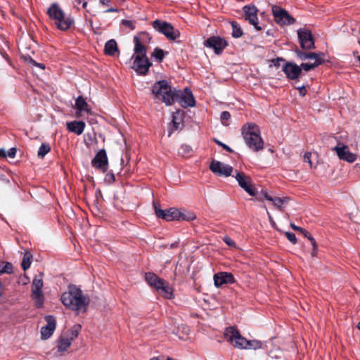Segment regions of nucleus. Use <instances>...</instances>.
<instances>
[{"instance_id": "f257e3e1", "label": "nucleus", "mask_w": 360, "mask_h": 360, "mask_svg": "<svg viewBox=\"0 0 360 360\" xmlns=\"http://www.w3.org/2000/svg\"><path fill=\"white\" fill-rule=\"evenodd\" d=\"M152 92L167 105H171L174 102L179 103L184 108L195 105V98L189 88H185L184 91L173 89L165 79L155 82L152 86Z\"/></svg>"}, {"instance_id": "f03ea898", "label": "nucleus", "mask_w": 360, "mask_h": 360, "mask_svg": "<svg viewBox=\"0 0 360 360\" xmlns=\"http://www.w3.org/2000/svg\"><path fill=\"white\" fill-rule=\"evenodd\" d=\"M60 300L67 308L77 312L86 311L89 303L88 296L84 295L82 290L75 285H70L68 291L61 295Z\"/></svg>"}, {"instance_id": "7ed1b4c3", "label": "nucleus", "mask_w": 360, "mask_h": 360, "mask_svg": "<svg viewBox=\"0 0 360 360\" xmlns=\"http://www.w3.org/2000/svg\"><path fill=\"white\" fill-rule=\"evenodd\" d=\"M154 209L156 216L166 221L173 220H186L191 221L195 218V216L192 214H186L180 212L175 207H172L168 210H162L158 204L154 203Z\"/></svg>"}, {"instance_id": "20e7f679", "label": "nucleus", "mask_w": 360, "mask_h": 360, "mask_svg": "<svg viewBox=\"0 0 360 360\" xmlns=\"http://www.w3.org/2000/svg\"><path fill=\"white\" fill-rule=\"evenodd\" d=\"M224 336L225 340L236 348L241 349L248 347V340L243 338L234 326L226 328Z\"/></svg>"}, {"instance_id": "39448f33", "label": "nucleus", "mask_w": 360, "mask_h": 360, "mask_svg": "<svg viewBox=\"0 0 360 360\" xmlns=\"http://www.w3.org/2000/svg\"><path fill=\"white\" fill-rule=\"evenodd\" d=\"M152 26L154 30L164 34L169 40L174 41L180 37V32L166 21L157 19L152 22Z\"/></svg>"}, {"instance_id": "423d86ee", "label": "nucleus", "mask_w": 360, "mask_h": 360, "mask_svg": "<svg viewBox=\"0 0 360 360\" xmlns=\"http://www.w3.org/2000/svg\"><path fill=\"white\" fill-rule=\"evenodd\" d=\"M264 148V141L257 125L249 123V149L257 152Z\"/></svg>"}, {"instance_id": "0eeeda50", "label": "nucleus", "mask_w": 360, "mask_h": 360, "mask_svg": "<svg viewBox=\"0 0 360 360\" xmlns=\"http://www.w3.org/2000/svg\"><path fill=\"white\" fill-rule=\"evenodd\" d=\"M272 13L276 22L281 25H290L295 22L293 17L279 6H274Z\"/></svg>"}, {"instance_id": "6e6552de", "label": "nucleus", "mask_w": 360, "mask_h": 360, "mask_svg": "<svg viewBox=\"0 0 360 360\" xmlns=\"http://www.w3.org/2000/svg\"><path fill=\"white\" fill-rule=\"evenodd\" d=\"M333 150L335 151L339 159L349 163H352L357 159V155L352 153L347 146L342 143H338L337 146L333 148Z\"/></svg>"}, {"instance_id": "1a4fd4ad", "label": "nucleus", "mask_w": 360, "mask_h": 360, "mask_svg": "<svg viewBox=\"0 0 360 360\" xmlns=\"http://www.w3.org/2000/svg\"><path fill=\"white\" fill-rule=\"evenodd\" d=\"M205 46L212 49L216 54H220L228 46L227 41L218 36L207 38L204 42Z\"/></svg>"}, {"instance_id": "9d476101", "label": "nucleus", "mask_w": 360, "mask_h": 360, "mask_svg": "<svg viewBox=\"0 0 360 360\" xmlns=\"http://www.w3.org/2000/svg\"><path fill=\"white\" fill-rule=\"evenodd\" d=\"M297 36L300 46L303 49H314V41L309 30L301 28L297 30Z\"/></svg>"}, {"instance_id": "9b49d317", "label": "nucleus", "mask_w": 360, "mask_h": 360, "mask_svg": "<svg viewBox=\"0 0 360 360\" xmlns=\"http://www.w3.org/2000/svg\"><path fill=\"white\" fill-rule=\"evenodd\" d=\"M92 167L102 172H106L108 167V159L105 149H101L91 160Z\"/></svg>"}, {"instance_id": "f8f14e48", "label": "nucleus", "mask_w": 360, "mask_h": 360, "mask_svg": "<svg viewBox=\"0 0 360 360\" xmlns=\"http://www.w3.org/2000/svg\"><path fill=\"white\" fill-rule=\"evenodd\" d=\"M152 63L147 56H136L133 63V68L139 75H146Z\"/></svg>"}, {"instance_id": "ddd939ff", "label": "nucleus", "mask_w": 360, "mask_h": 360, "mask_svg": "<svg viewBox=\"0 0 360 360\" xmlns=\"http://www.w3.org/2000/svg\"><path fill=\"white\" fill-rule=\"evenodd\" d=\"M210 169L213 173L225 176H231L233 169L231 166L215 160L211 162Z\"/></svg>"}, {"instance_id": "4468645a", "label": "nucleus", "mask_w": 360, "mask_h": 360, "mask_svg": "<svg viewBox=\"0 0 360 360\" xmlns=\"http://www.w3.org/2000/svg\"><path fill=\"white\" fill-rule=\"evenodd\" d=\"M46 322L45 326L41 328V336L43 340L49 339L53 333L56 327V321L53 316L47 315L44 317Z\"/></svg>"}, {"instance_id": "2eb2a0df", "label": "nucleus", "mask_w": 360, "mask_h": 360, "mask_svg": "<svg viewBox=\"0 0 360 360\" xmlns=\"http://www.w3.org/2000/svg\"><path fill=\"white\" fill-rule=\"evenodd\" d=\"M257 13L258 9L255 6L249 5V24L252 25L256 31H262L266 25L259 20Z\"/></svg>"}, {"instance_id": "dca6fc26", "label": "nucleus", "mask_w": 360, "mask_h": 360, "mask_svg": "<svg viewBox=\"0 0 360 360\" xmlns=\"http://www.w3.org/2000/svg\"><path fill=\"white\" fill-rule=\"evenodd\" d=\"M267 194L268 193L264 191L262 186L252 184L249 180V195L253 197L252 200L262 201L266 198V195H267Z\"/></svg>"}, {"instance_id": "f3484780", "label": "nucleus", "mask_w": 360, "mask_h": 360, "mask_svg": "<svg viewBox=\"0 0 360 360\" xmlns=\"http://www.w3.org/2000/svg\"><path fill=\"white\" fill-rule=\"evenodd\" d=\"M282 70L285 74L287 78L290 79H297L302 72L300 66L292 63H285L283 66Z\"/></svg>"}, {"instance_id": "a211bd4d", "label": "nucleus", "mask_w": 360, "mask_h": 360, "mask_svg": "<svg viewBox=\"0 0 360 360\" xmlns=\"http://www.w3.org/2000/svg\"><path fill=\"white\" fill-rule=\"evenodd\" d=\"M75 108L77 110L75 115L77 117H80L83 115V112L89 114L91 112V108L84 97L79 96L75 100Z\"/></svg>"}, {"instance_id": "6ab92c4d", "label": "nucleus", "mask_w": 360, "mask_h": 360, "mask_svg": "<svg viewBox=\"0 0 360 360\" xmlns=\"http://www.w3.org/2000/svg\"><path fill=\"white\" fill-rule=\"evenodd\" d=\"M214 285L220 287L224 284L232 283L234 282V278L231 274L226 272H220L214 276Z\"/></svg>"}, {"instance_id": "aec40b11", "label": "nucleus", "mask_w": 360, "mask_h": 360, "mask_svg": "<svg viewBox=\"0 0 360 360\" xmlns=\"http://www.w3.org/2000/svg\"><path fill=\"white\" fill-rule=\"evenodd\" d=\"M156 290L166 299L170 300L174 297L172 288L169 286V283L164 279L162 283L159 285Z\"/></svg>"}, {"instance_id": "412c9836", "label": "nucleus", "mask_w": 360, "mask_h": 360, "mask_svg": "<svg viewBox=\"0 0 360 360\" xmlns=\"http://www.w3.org/2000/svg\"><path fill=\"white\" fill-rule=\"evenodd\" d=\"M86 124L83 121H72L67 122V129L69 131L73 132L77 135H80L83 133Z\"/></svg>"}, {"instance_id": "4be33fe9", "label": "nucleus", "mask_w": 360, "mask_h": 360, "mask_svg": "<svg viewBox=\"0 0 360 360\" xmlns=\"http://www.w3.org/2000/svg\"><path fill=\"white\" fill-rule=\"evenodd\" d=\"M47 14L51 19L56 21L63 18V11L57 4H53L47 11Z\"/></svg>"}, {"instance_id": "5701e85b", "label": "nucleus", "mask_w": 360, "mask_h": 360, "mask_svg": "<svg viewBox=\"0 0 360 360\" xmlns=\"http://www.w3.org/2000/svg\"><path fill=\"white\" fill-rule=\"evenodd\" d=\"M265 199L267 200L268 201L271 202L273 205L281 212L284 210L283 205L286 204L288 201V198L286 197H272L269 194L266 195Z\"/></svg>"}, {"instance_id": "b1692460", "label": "nucleus", "mask_w": 360, "mask_h": 360, "mask_svg": "<svg viewBox=\"0 0 360 360\" xmlns=\"http://www.w3.org/2000/svg\"><path fill=\"white\" fill-rule=\"evenodd\" d=\"M297 56L302 60H305L307 59H311V60H319L322 59L323 53H304L299 49H296L295 51Z\"/></svg>"}, {"instance_id": "393cba45", "label": "nucleus", "mask_w": 360, "mask_h": 360, "mask_svg": "<svg viewBox=\"0 0 360 360\" xmlns=\"http://www.w3.org/2000/svg\"><path fill=\"white\" fill-rule=\"evenodd\" d=\"M145 278L147 283L153 288L157 289L159 285L162 283V278H159L156 274L151 272L146 273Z\"/></svg>"}, {"instance_id": "a878e982", "label": "nucleus", "mask_w": 360, "mask_h": 360, "mask_svg": "<svg viewBox=\"0 0 360 360\" xmlns=\"http://www.w3.org/2000/svg\"><path fill=\"white\" fill-rule=\"evenodd\" d=\"M73 23L72 18L70 17H66L65 14H63V18L60 20H58L55 22V25L56 27L63 31L68 30L70 28Z\"/></svg>"}, {"instance_id": "bb28decb", "label": "nucleus", "mask_w": 360, "mask_h": 360, "mask_svg": "<svg viewBox=\"0 0 360 360\" xmlns=\"http://www.w3.org/2000/svg\"><path fill=\"white\" fill-rule=\"evenodd\" d=\"M180 112H181L179 110H177L172 115V120L169 127V136H170L179 127V124L181 122V117H179Z\"/></svg>"}, {"instance_id": "cd10ccee", "label": "nucleus", "mask_w": 360, "mask_h": 360, "mask_svg": "<svg viewBox=\"0 0 360 360\" xmlns=\"http://www.w3.org/2000/svg\"><path fill=\"white\" fill-rule=\"evenodd\" d=\"M118 52V48L117 42L115 39H110L108 41L104 47V53L108 56H115Z\"/></svg>"}, {"instance_id": "c85d7f7f", "label": "nucleus", "mask_w": 360, "mask_h": 360, "mask_svg": "<svg viewBox=\"0 0 360 360\" xmlns=\"http://www.w3.org/2000/svg\"><path fill=\"white\" fill-rule=\"evenodd\" d=\"M134 53L136 56H146V48L144 44L141 42L140 37H134Z\"/></svg>"}, {"instance_id": "c756f323", "label": "nucleus", "mask_w": 360, "mask_h": 360, "mask_svg": "<svg viewBox=\"0 0 360 360\" xmlns=\"http://www.w3.org/2000/svg\"><path fill=\"white\" fill-rule=\"evenodd\" d=\"M72 341V338H61L58 340V352H65L66 351L71 345Z\"/></svg>"}, {"instance_id": "7c9ffc66", "label": "nucleus", "mask_w": 360, "mask_h": 360, "mask_svg": "<svg viewBox=\"0 0 360 360\" xmlns=\"http://www.w3.org/2000/svg\"><path fill=\"white\" fill-rule=\"evenodd\" d=\"M32 298L37 308L40 309L43 307L44 297L42 292H32Z\"/></svg>"}, {"instance_id": "2f4dec72", "label": "nucleus", "mask_w": 360, "mask_h": 360, "mask_svg": "<svg viewBox=\"0 0 360 360\" xmlns=\"http://www.w3.org/2000/svg\"><path fill=\"white\" fill-rule=\"evenodd\" d=\"M232 37L234 38H239L243 34V30L240 24L236 21H231Z\"/></svg>"}, {"instance_id": "473e14b6", "label": "nucleus", "mask_w": 360, "mask_h": 360, "mask_svg": "<svg viewBox=\"0 0 360 360\" xmlns=\"http://www.w3.org/2000/svg\"><path fill=\"white\" fill-rule=\"evenodd\" d=\"M43 287V280L41 276H36L32 284V292H42L41 289Z\"/></svg>"}, {"instance_id": "72a5a7b5", "label": "nucleus", "mask_w": 360, "mask_h": 360, "mask_svg": "<svg viewBox=\"0 0 360 360\" xmlns=\"http://www.w3.org/2000/svg\"><path fill=\"white\" fill-rule=\"evenodd\" d=\"M236 172V175L235 176L236 180L238 182V184L246 191L248 192V181L245 179V176L243 172Z\"/></svg>"}, {"instance_id": "f704fd0d", "label": "nucleus", "mask_w": 360, "mask_h": 360, "mask_svg": "<svg viewBox=\"0 0 360 360\" xmlns=\"http://www.w3.org/2000/svg\"><path fill=\"white\" fill-rule=\"evenodd\" d=\"M50 145L47 143H43L38 150L37 155L39 158L43 159L45 155L50 152Z\"/></svg>"}, {"instance_id": "c9c22d12", "label": "nucleus", "mask_w": 360, "mask_h": 360, "mask_svg": "<svg viewBox=\"0 0 360 360\" xmlns=\"http://www.w3.org/2000/svg\"><path fill=\"white\" fill-rule=\"evenodd\" d=\"M192 151V148L190 146L184 144L178 149V154L182 157H188L191 155Z\"/></svg>"}, {"instance_id": "e433bc0d", "label": "nucleus", "mask_w": 360, "mask_h": 360, "mask_svg": "<svg viewBox=\"0 0 360 360\" xmlns=\"http://www.w3.org/2000/svg\"><path fill=\"white\" fill-rule=\"evenodd\" d=\"M323 63V59L315 60L313 63H302L300 65L301 69H304L305 71H309L316 68Z\"/></svg>"}, {"instance_id": "4c0bfd02", "label": "nucleus", "mask_w": 360, "mask_h": 360, "mask_svg": "<svg viewBox=\"0 0 360 360\" xmlns=\"http://www.w3.org/2000/svg\"><path fill=\"white\" fill-rule=\"evenodd\" d=\"M265 345L261 341L257 340H249V349H264Z\"/></svg>"}, {"instance_id": "58836bf2", "label": "nucleus", "mask_w": 360, "mask_h": 360, "mask_svg": "<svg viewBox=\"0 0 360 360\" xmlns=\"http://www.w3.org/2000/svg\"><path fill=\"white\" fill-rule=\"evenodd\" d=\"M32 258V255L30 254H25L24 255L21 264V266L24 271H26L30 267Z\"/></svg>"}, {"instance_id": "ea45409f", "label": "nucleus", "mask_w": 360, "mask_h": 360, "mask_svg": "<svg viewBox=\"0 0 360 360\" xmlns=\"http://www.w3.org/2000/svg\"><path fill=\"white\" fill-rule=\"evenodd\" d=\"M152 56L154 57L158 62H162L165 57V53L162 49L156 47L152 53Z\"/></svg>"}, {"instance_id": "a19ab883", "label": "nucleus", "mask_w": 360, "mask_h": 360, "mask_svg": "<svg viewBox=\"0 0 360 360\" xmlns=\"http://www.w3.org/2000/svg\"><path fill=\"white\" fill-rule=\"evenodd\" d=\"M134 37H140L141 42L143 44L149 42L151 39L149 34L146 32H141L138 35L134 36Z\"/></svg>"}, {"instance_id": "79ce46f5", "label": "nucleus", "mask_w": 360, "mask_h": 360, "mask_svg": "<svg viewBox=\"0 0 360 360\" xmlns=\"http://www.w3.org/2000/svg\"><path fill=\"white\" fill-rule=\"evenodd\" d=\"M231 118V114L228 111H223L221 113L220 119L221 121V123L224 125H229V120Z\"/></svg>"}, {"instance_id": "37998d69", "label": "nucleus", "mask_w": 360, "mask_h": 360, "mask_svg": "<svg viewBox=\"0 0 360 360\" xmlns=\"http://www.w3.org/2000/svg\"><path fill=\"white\" fill-rule=\"evenodd\" d=\"M122 25L129 27L131 30L135 29V21H131L129 20H122Z\"/></svg>"}, {"instance_id": "c03bdc74", "label": "nucleus", "mask_w": 360, "mask_h": 360, "mask_svg": "<svg viewBox=\"0 0 360 360\" xmlns=\"http://www.w3.org/2000/svg\"><path fill=\"white\" fill-rule=\"evenodd\" d=\"M104 180L108 184H112L115 181V176L113 173L108 172L106 174Z\"/></svg>"}, {"instance_id": "a18cd8bd", "label": "nucleus", "mask_w": 360, "mask_h": 360, "mask_svg": "<svg viewBox=\"0 0 360 360\" xmlns=\"http://www.w3.org/2000/svg\"><path fill=\"white\" fill-rule=\"evenodd\" d=\"M1 273H7V274H11L13 273V265L9 263V262H7L4 268L0 271Z\"/></svg>"}, {"instance_id": "49530a36", "label": "nucleus", "mask_w": 360, "mask_h": 360, "mask_svg": "<svg viewBox=\"0 0 360 360\" xmlns=\"http://www.w3.org/2000/svg\"><path fill=\"white\" fill-rule=\"evenodd\" d=\"M214 141L215 143H217L218 146L222 147L226 151H228L229 153L233 152V150L229 146L226 145L225 143H222L221 141H220L216 139H214Z\"/></svg>"}, {"instance_id": "de8ad7c7", "label": "nucleus", "mask_w": 360, "mask_h": 360, "mask_svg": "<svg viewBox=\"0 0 360 360\" xmlns=\"http://www.w3.org/2000/svg\"><path fill=\"white\" fill-rule=\"evenodd\" d=\"M283 61H284V60L281 58H277L275 59H272L270 60L269 66L270 67L274 66V67L278 68L280 66L281 62H283Z\"/></svg>"}, {"instance_id": "09e8293b", "label": "nucleus", "mask_w": 360, "mask_h": 360, "mask_svg": "<svg viewBox=\"0 0 360 360\" xmlns=\"http://www.w3.org/2000/svg\"><path fill=\"white\" fill-rule=\"evenodd\" d=\"M80 328H81V326L79 325H78V326H75L71 329L70 333H71L72 337L70 338H72V340H73L74 338L77 337Z\"/></svg>"}, {"instance_id": "8fccbe9b", "label": "nucleus", "mask_w": 360, "mask_h": 360, "mask_svg": "<svg viewBox=\"0 0 360 360\" xmlns=\"http://www.w3.org/2000/svg\"><path fill=\"white\" fill-rule=\"evenodd\" d=\"M285 236L293 244H295L297 243L296 236H295V235L293 233L286 232L285 233Z\"/></svg>"}, {"instance_id": "3c124183", "label": "nucleus", "mask_w": 360, "mask_h": 360, "mask_svg": "<svg viewBox=\"0 0 360 360\" xmlns=\"http://www.w3.org/2000/svg\"><path fill=\"white\" fill-rule=\"evenodd\" d=\"M311 153H306L304 155V161L307 162L309 165L310 167H312L313 164L311 160Z\"/></svg>"}, {"instance_id": "603ef678", "label": "nucleus", "mask_w": 360, "mask_h": 360, "mask_svg": "<svg viewBox=\"0 0 360 360\" xmlns=\"http://www.w3.org/2000/svg\"><path fill=\"white\" fill-rule=\"evenodd\" d=\"M25 60L29 63V64H31L35 67H37L39 68V63H37V61H35L34 59H32L30 56H27L25 57Z\"/></svg>"}, {"instance_id": "864d4df0", "label": "nucleus", "mask_w": 360, "mask_h": 360, "mask_svg": "<svg viewBox=\"0 0 360 360\" xmlns=\"http://www.w3.org/2000/svg\"><path fill=\"white\" fill-rule=\"evenodd\" d=\"M224 242L230 247L235 245V242L229 237L225 236L223 238Z\"/></svg>"}, {"instance_id": "5fc2aeb1", "label": "nucleus", "mask_w": 360, "mask_h": 360, "mask_svg": "<svg viewBox=\"0 0 360 360\" xmlns=\"http://www.w3.org/2000/svg\"><path fill=\"white\" fill-rule=\"evenodd\" d=\"M16 148H10L7 152H6V154H7V156L11 158H15V155H16Z\"/></svg>"}, {"instance_id": "6e6d98bb", "label": "nucleus", "mask_w": 360, "mask_h": 360, "mask_svg": "<svg viewBox=\"0 0 360 360\" xmlns=\"http://www.w3.org/2000/svg\"><path fill=\"white\" fill-rule=\"evenodd\" d=\"M242 135L245 139V141L248 143V128L247 124H244L242 128Z\"/></svg>"}, {"instance_id": "4d7b16f0", "label": "nucleus", "mask_w": 360, "mask_h": 360, "mask_svg": "<svg viewBox=\"0 0 360 360\" xmlns=\"http://www.w3.org/2000/svg\"><path fill=\"white\" fill-rule=\"evenodd\" d=\"M307 239L311 243L313 248H314L316 250L317 249V244H316V242L315 239L314 238V237L310 234L307 237Z\"/></svg>"}, {"instance_id": "13d9d810", "label": "nucleus", "mask_w": 360, "mask_h": 360, "mask_svg": "<svg viewBox=\"0 0 360 360\" xmlns=\"http://www.w3.org/2000/svg\"><path fill=\"white\" fill-rule=\"evenodd\" d=\"M290 227L294 230V231H300V232H302L304 231V229L302 228V227H300V226H296L295 224L293 223H290Z\"/></svg>"}, {"instance_id": "bf43d9fd", "label": "nucleus", "mask_w": 360, "mask_h": 360, "mask_svg": "<svg viewBox=\"0 0 360 360\" xmlns=\"http://www.w3.org/2000/svg\"><path fill=\"white\" fill-rule=\"evenodd\" d=\"M299 93L302 96H304L306 95L307 90L304 86L298 87Z\"/></svg>"}, {"instance_id": "052dcab7", "label": "nucleus", "mask_w": 360, "mask_h": 360, "mask_svg": "<svg viewBox=\"0 0 360 360\" xmlns=\"http://www.w3.org/2000/svg\"><path fill=\"white\" fill-rule=\"evenodd\" d=\"M243 18L245 20H248V5H245L243 8Z\"/></svg>"}, {"instance_id": "680f3d73", "label": "nucleus", "mask_w": 360, "mask_h": 360, "mask_svg": "<svg viewBox=\"0 0 360 360\" xmlns=\"http://www.w3.org/2000/svg\"><path fill=\"white\" fill-rule=\"evenodd\" d=\"M101 4L103 6H109L111 2V0H99Z\"/></svg>"}, {"instance_id": "e2e57ef3", "label": "nucleus", "mask_w": 360, "mask_h": 360, "mask_svg": "<svg viewBox=\"0 0 360 360\" xmlns=\"http://www.w3.org/2000/svg\"><path fill=\"white\" fill-rule=\"evenodd\" d=\"M118 11H119V9L117 8H109L106 11H105V13H112V12L117 13Z\"/></svg>"}, {"instance_id": "0e129e2a", "label": "nucleus", "mask_w": 360, "mask_h": 360, "mask_svg": "<svg viewBox=\"0 0 360 360\" xmlns=\"http://www.w3.org/2000/svg\"><path fill=\"white\" fill-rule=\"evenodd\" d=\"M266 214H267V215H268V218H269V221H270L273 225H274V224H275V222H274V221L273 220V218H272L271 215L270 214V213L268 212V210H267L266 209Z\"/></svg>"}, {"instance_id": "69168bd1", "label": "nucleus", "mask_w": 360, "mask_h": 360, "mask_svg": "<svg viewBox=\"0 0 360 360\" xmlns=\"http://www.w3.org/2000/svg\"><path fill=\"white\" fill-rule=\"evenodd\" d=\"M0 157H7L6 151L4 149H0Z\"/></svg>"}, {"instance_id": "338daca9", "label": "nucleus", "mask_w": 360, "mask_h": 360, "mask_svg": "<svg viewBox=\"0 0 360 360\" xmlns=\"http://www.w3.org/2000/svg\"><path fill=\"white\" fill-rule=\"evenodd\" d=\"M0 179H1L2 181H4V182H5V183H6V184H9V183H10V181H9L8 179H6V178H4V176H3V175L0 176Z\"/></svg>"}, {"instance_id": "774afa93", "label": "nucleus", "mask_w": 360, "mask_h": 360, "mask_svg": "<svg viewBox=\"0 0 360 360\" xmlns=\"http://www.w3.org/2000/svg\"><path fill=\"white\" fill-rule=\"evenodd\" d=\"M302 233L304 236V237H306L307 238V237L309 236V235H310V233L306 231L304 229V231L302 232Z\"/></svg>"}]
</instances>
